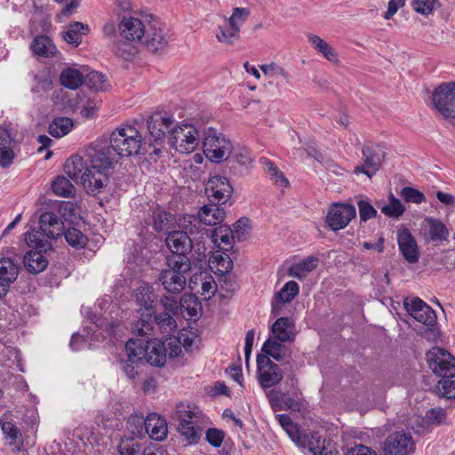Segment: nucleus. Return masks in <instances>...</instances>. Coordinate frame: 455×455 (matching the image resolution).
<instances>
[{
	"instance_id": "62",
	"label": "nucleus",
	"mask_w": 455,
	"mask_h": 455,
	"mask_svg": "<svg viewBox=\"0 0 455 455\" xmlns=\"http://www.w3.org/2000/svg\"><path fill=\"white\" fill-rule=\"evenodd\" d=\"M24 235L25 241L28 246L35 247L36 249H42L44 247V244L41 239V237L44 235L40 229L27 231Z\"/></svg>"
},
{
	"instance_id": "9",
	"label": "nucleus",
	"mask_w": 455,
	"mask_h": 455,
	"mask_svg": "<svg viewBox=\"0 0 455 455\" xmlns=\"http://www.w3.org/2000/svg\"><path fill=\"white\" fill-rule=\"evenodd\" d=\"M427 361L431 371L443 379L455 376V357L444 348L435 347L427 353Z\"/></svg>"
},
{
	"instance_id": "5",
	"label": "nucleus",
	"mask_w": 455,
	"mask_h": 455,
	"mask_svg": "<svg viewBox=\"0 0 455 455\" xmlns=\"http://www.w3.org/2000/svg\"><path fill=\"white\" fill-rule=\"evenodd\" d=\"M180 259L181 260L166 259V267L158 275V281L164 289L172 294H180L184 291L187 285L185 275L191 269L190 260Z\"/></svg>"
},
{
	"instance_id": "23",
	"label": "nucleus",
	"mask_w": 455,
	"mask_h": 455,
	"mask_svg": "<svg viewBox=\"0 0 455 455\" xmlns=\"http://www.w3.org/2000/svg\"><path fill=\"white\" fill-rule=\"evenodd\" d=\"M271 331L275 339L291 342L297 336L295 321L291 317H279L273 323Z\"/></svg>"
},
{
	"instance_id": "32",
	"label": "nucleus",
	"mask_w": 455,
	"mask_h": 455,
	"mask_svg": "<svg viewBox=\"0 0 455 455\" xmlns=\"http://www.w3.org/2000/svg\"><path fill=\"white\" fill-rule=\"evenodd\" d=\"M168 428L166 420L156 414L148 417L146 434L156 441H162L167 435Z\"/></svg>"
},
{
	"instance_id": "19",
	"label": "nucleus",
	"mask_w": 455,
	"mask_h": 455,
	"mask_svg": "<svg viewBox=\"0 0 455 455\" xmlns=\"http://www.w3.org/2000/svg\"><path fill=\"white\" fill-rule=\"evenodd\" d=\"M92 166L107 172L113 169L118 162L117 153L112 148L111 143L101 148H92L89 152Z\"/></svg>"
},
{
	"instance_id": "1",
	"label": "nucleus",
	"mask_w": 455,
	"mask_h": 455,
	"mask_svg": "<svg viewBox=\"0 0 455 455\" xmlns=\"http://www.w3.org/2000/svg\"><path fill=\"white\" fill-rule=\"evenodd\" d=\"M175 120L169 115H155L148 121L149 134V148H153V154L159 156L161 148L168 132V142L177 152L189 154L196 149L199 141V131L190 124H174Z\"/></svg>"
},
{
	"instance_id": "6",
	"label": "nucleus",
	"mask_w": 455,
	"mask_h": 455,
	"mask_svg": "<svg viewBox=\"0 0 455 455\" xmlns=\"http://www.w3.org/2000/svg\"><path fill=\"white\" fill-rule=\"evenodd\" d=\"M136 301L140 306L139 311L142 308L148 311L147 314H141V317L132 323V333L140 337H148L153 331L152 327V309L156 302V295L152 287L143 284L134 291Z\"/></svg>"
},
{
	"instance_id": "31",
	"label": "nucleus",
	"mask_w": 455,
	"mask_h": 455,
	"mask_svg": "<svg viewBox=\"0 0 455 455\" xmlns=\"http://www.w3.org/2000/svg\"><path fill=\"white\" fill-rule=\"evenodd\" d=\"M307 37L311 46L328 61L331 63L339 61L338 53L326 41L315 34H308Z\"/></svg>"
},
{
	"instance_id": "56",
	"label": "nucleus",
	"mask_w": 455,
	"mask_h": 455,
	"mask_svg": "<svg viewBox=\"0 0 455 455\" xmlns=\"http://www.w3.org/2000/svg\"><path fill=\"white\" fill-rule=\"evenodd\" d=\"M400 195L408 203L421 204L426 201V196L422 192L411 187L403 188Z\"/></svg>"
},
{
	"instance_id": "11",
	"label": "nucleus",
	"mask_w": 455,
	"mask_h": 455,
	"mask_svg": "<svg viewBox=\"0 0 455 455\" xmlns=\"http://www.w3.org/2000/svg\"><path fill=\"white\" fill-rule=\"evenodd\" d=\"M165 243L168 249L172 252L167 259L181 260L178 258H182L185 260H190L188 255L192 251L193 242L191 237L186 235V232L180 230L169 232L165 238Z\"/></svg>"
},
{
	"instance_id": "42",
	"label": "nucleus",
	"mask_w": 455,
	"mask_h": 455,
	"mask_svg": "<svg viewBox=\"0 0 455 455\" xmlns=\"http://www.w3.org/2000/svg\"><path fill=\"white\" fill-rule=\"evenodd\" d=\"M88 31V26L80 22H75L68 26L63 33V39L69 44L77 46L82 42V36Z\"/></svg>"
},
{
	"instance_id": "28",
	"label": "nucleus",
	"mask_w": 455,
	"mask_h": 455,
	"mask_svg": "<svg viewBox=\"0 0 455 455\" xmlns=\"http://www.w3.org/2000/svg\"><path fill=\"white\" fill-rule=\"evenodd\" d=\"M89 167L86 166L84 159L79 156L69 157L64 164L65 173L76 183L83 181Z\"/></svg>"
},
{
	"instance_id": "49",
	"label": "nucleus",
	"mask_w": 455,
	"mask_h": 455,
	"mask_svg": "<svg viewBox=\"0 0 455 455\" xmlns=\"http://www.w3.org/2000/svg\"><path fill=\"white\" fill-rule=\"evenodd\" d=\"M117 449L120 455H139L141 444L134 437H124L121 439Z\"/></svg>"
},
{
	"instance_id": "18",
	"label": "nucleus",
	"mask_w": 455,
	"mask_h": 455,
	"mask_svg": "<svg viewBox=\"0 0 455 455\" xmlns=\"http://www.w3.org/2000/svg\"><path fill=\"white\" fill-rule=\"evenodd\" d=\"M148 22L144 23L140 19L132 16H124L118 26L122 38L127 41L139 43L142 41Z\"/></svg>"
},
{
	"instance_id": "17",
	"label": "nucleus",
	"mask_w": 455,
	"mask_h": 455,
	"mask_svg": "<svg viewBox=\"0 0 455 455\" xmlns=\"http://www.w3.org/2000/svg\"><path fill=\"white\" fill-rule=\"evenodd\" d=\"M403 306L416 321L427 326L435 325L437 319L435 312L419 298H413L411 300L405 299Z\"/></svg>"
},
{
	"instance_id": "60",
	"label": "nucleus",
	"mask_w": 455,
	"mask_h": 455,
	"mask_svg": "<svg viewBox=\"0 0 455 455\" xmlns=\"http://www.w3.org/2000/svg\"><path fill=\"white\" fill-rule=\"evenodd\" d=\"M266 396L274 411L284 409V407H283V400L285 397V394L275 389H271L266 393Z\"/></svg>"
},
{
	"instance_id": "21",
	"label": "nucleus",
	"mask_w": 455,
	"mask_h": 455,
	"mask_svg": "<svg viewBox=\"0 0 455 455\" xmlns=\"http://www.w3.org/2000/svg\"><path fill=\"white\" fill-rule=\"evenodd\" d=\"M108 182L107 172L91 166L84 177L81 185L88 194L97 195L102 191Z\"/></svg>"
},
{
	"instance_id": "44",
	"label": "nucleus",
	"mask_w": 455,
	"mask_h": 455,
	"mask_svg": "<svg viewBox=\"0 0 455 455\" xmlns=\"http://www.w3.org/2000/svg\"><path fill=\"white\" fill-rule=\"evenodd\" d=\"M52 189L56 196L62 197H69L75 194V187L64 176H59L52 181Z\"/></svg>"
},
{
	"instance_id": "64",
	"label": "nucleus",
	"mask_w": 455,
	"mask_h": 455,
	"mask_svg": "<svg viewBox=\"0 0 455 455\" xmlns=\"http://www.w3.org/2000/svg\"><path fill=\"white\" fill-rule=\"evenodd\" d=\"M345 455H377V453L371 447L356 444L354 447L347 448Z\"/></svg>"
},
{
	"instance_id": "45",
	"label": "nucleus",
	"mask_w": 455,
	"mask_h": 455,
	"mask_svg": "<svg viewBox=\"0 0 455 455\" xmlns=\"http://www.w3.org/2000/svg\"><path fill=\"white\" fill-rule=\"evenodd\" d=\"M411 5L417 13L423 16L432 15L442 6L439 0H411Z\"/></svg>"
},
{
	"instance_id": "52",
	"label": "nucleus",
	"mask_w": 455,
	"mask_h": 455,
	"mask_svg": "<svg viewBox=\"0 0 455 455\" xmlns=\"http://www.w3.org/2000/svg\"><path fill=\"white\" fill-rule=\"evenodd\" d=\"M302 440L304 441L303 443H299V446L307 447L314 455L317 453L316 450H319L320 445L323 443V439L317 432L304 434Z\"/></svg>"
},
{
	"instance_id": "55",
	"label": "nucleus",
	"mask_w": 455,
	"mask_h": 455,
	"mask_svg": "<svg viewBox=\"0 0 455 455\" xmlns=\"http://www.w3.org/2000/svg\"><path fill=\"white\" fill-rule=\"evenodd\" d=\"M153 323L164 331H170L176 328V322L174 318L167 312L156 315L154 316V321L152 320V323Z\"/></svg>"
},
{
	"instance_id": "54",
	"label": "nucleus",
	"mask_w": 455,
	"mask_h": 455,
	"mask_svg": "<svg viewBox=\"0 0 455 455\" xmlns=\"http://www.w3.org/2000/svg\"><path fill=\"white\" fill-rule=\"evenodd\" d=\"M439 395L451 399L455 398V381L451 379H443L437 382L435 387Z\"/></svg>"
},
{
	"instance_id": "59",
	"label": "nucleus",
	"mask_w": 455,
	"mask_h": 455,
	"mask_svg": "<svg viewBox=\"0 0 455 455\" xmlns=\"http://www.w3.org/2000/svg\"><path fill=\"white\" fill-rule=\"evenodd\" d=\"M249 219L241 218L234 224L233 235L234 238L238 241H244L248 237V228Z\"/></svg>"
},
{
	"instance_id": "57",
	"label": "nucleus",
	"mask_w": 455,
	"mask_h": 455,
	"mask_svg": "<svg viewBox=\"0 0 455 455\" xmlns=\"http://www.w3.org/2000/svg\"><path fill=\"white\" fill-rule=\"evenodd\" d=\"M261 70L266 76H268L270 77L282 76L284 78L286 82H290V74L283 68L275 63L261 66Z\"/></svg>"
},
{
	"instance_id": "25",
	"label": "nucleus",
	"mask_w": 455,
	"mask_h": 455,
	"mask_svg": "<svg viewBox=\"0 0 455 455\" xmlns=\"http://www.w3.org/2000/svg\"><path fill=\"white\" fill-rule=\"evenodd\" d=\"M212 202L210 204H205L198 211V217L201 224L207 226H217L221 224L225 218V211L222 207Z\"/></svg>"
},
{
	"instance_id": "30",
	"label": "nucleus",
	"mask_w": 455,
	"mask_h": 455,
	"mask_svg": "<svg viewBox=\"0 0 455 455\" xmlns=\"http://www.w3.org/2000/svg\"><path fill=\"white\" fill-rule=\"evenodd\" d=\"M212 241L225 251L232 249L234 244L233 231L228 225H220L212 231Z\"/></svg>"
},
{
	"instance_id": "12",
	"label": "nucleus",
	"mask_w": 455,
	"mask_h": 455,
	"mask_svg": "<svg viewBox=\"0 0 455 455\" xmlns=\"http://www.w3.org/2000/svg\"><path fill=\"white\" fill-rule=\"evenodd\" d=\"M363 164L355 167V173H364L371 178L380 168L385 153L382 148L376 146L364 145L362 148Z\"/></svg>"
},
{
	"instance_id": "13",
	"label": "nucleus",
	"mask_w": 455,
	"mask_h": 455,
	"mask_svg": "<svg viewBox=\"0 0 455 455\" xmlns=\"http://www.w3.org/2000/svg\"><path fill=\"white\" fill-rule=\"evenodd\" d=\"M414 451V442L410 434L395 432L383 443L384 455H410Z\"/></svg>"
},
{
	"instance_id": "16",
	"label": "nucleus",
	"mask_w": 455,
	"mask_h": 455,
	"mask_svg": "<svg viewBox=\"0 0 455 455\" xmlns=\"http://www.w3.org/2000/svg\"><path fill=\"white\" fill-rule=\"evenodd\" d=\"M147 31L141 43L152 52H161L168 45L167 33L157 21H148Z\"/></svg>"
},
{
	"instance_id": "53",
	"label": "nucleus",
	"mask_w": 455,
	"mask_h": 455,
	"mask_svg": "<svg viewBox=\"0 0 455 455\" xmlns=\"http://www.w3.org/2000/svg\"><path fill=\"white\" fill-rule=\"evenodd\" d=\"M184 336L183 333L180 334V338L170 337L164 340L165 350H166V357L175 358L180 355L182 352L181 348V338Z\"/></svg>"
},
{
	"instance_id": "37",
	"label": "nucleus",
	"mask_w": 455,
	"mask_h": 455,
	"mask_svg": "<svg viewBox=\"0 0 455 455\" xmlns=\"http://www.w3.org/2000/svg\"><path fill=\"white\" fill-rule=\"evenodd\" d=\"M84 74L74 68H64L60 76V83L68 89L76 90L84 84Z\"/></svg>"
},
{
	"instance_id": "50",
	"label": "nucleus",
	"mask_w": 455,
	"mask_h": 455,
	"mask_svg": "<svg viewBox=\"0 0 455 455\" xmlns=\"http://www.w3.org/2000/svg\"><path fill=\"white\" fill-rule=\"evenodd\" d=\"M148 418L143 416L132 415L127 422L128 430L135 436H142L146 434Z\"/></svg>"
},
{
	"instance_id": "35",
	"label": "nucleus",
	"mask_w": 455,
	"mask_h": 455,
	"mask_svg": "<svg viewBox=\"0 0 455 455\" xmlns=\"http://www.w3.org/2000/svg\"><path fill=\"white\" fill-rule=\"evenodd\" d=\"M24 265L29 273L38 274L46 268L48 260L40 251H30L24 256Z\"/></svg>"
},
{
	"instance_id": "63",
	"label": "nucleus",
	"mask_w": 455,
	"mask_h": 455,
	"mask_svg": "<svg viewBox=\"0 0 455 455\" xmlns=\"http://www.w3.org/2000/svg\"><path fill=\"white\" fill-rule=\"evenodd\" d=\"M250 15V11L247 8L235 7L233 9V13L228 20L231 25H241L247 20Z\"/></svg>"
},
{
	"instance_id": "40",
	"label": "nucleus",
	"mask_w": 455,
	"mask_h": 455,
	"mask_svg": "<svg viewBox=\"0 0 455 455\" xmlns=\"http://www.w3.org/2000/svg\"><path fill=\"white\" fill-rule=\"evenodd\" d=\"M84 84L89 89L96 92H107L110 88V84L106 76L98 71H92L85 77L84 76Z\"/></svg>"
},
{
	"instance_id": "61",
	"label": "nucleus",
	"mask_w": 455,
	"mask_h": 455,
	"mask_svg": "<svg viewBox=\"0 0 455 455\" xmlns=\"http://www.w3.org/2000/svg\"><path fill=\"white\" fill-rule=\"evenodd\" d=\"M357 205L362 221H367L377 215V211L369 202L360 200L358 201Z\"/></svg>"
},
{
	"instance_id": "27",
	"label": "nucleus",
	"mask_w": 455,
	"mask_h": 455,
	"mask_svg": "<svg viewBox=\"0 0 455 455\" xmlns=\"http://www.w3.org/2000/svg\"><path fill=\"white\" fill-rule=\"evenodd\" d=\"M299 286L295 281L287 282L275 295V301L272 302V313L279 315L281 308L279 304L291 302L299 294Z\"/></svg>"
},
{
	"instance_id": "4",
	"label": "nucleus",
	"mask_w": 455,
	"mask_h": 455,
	"mask_svg": "<svg viewBox=\"0 0 455 455\" xmlns=\"http://www.w3.org/2000/svg\"><path fill=\"white\" fill-rule=\"evenodd\" d=\"M175 418L180 435L188 444H196L202 437V412L195 406L180 403L176 406Z\"/></svg>"
},
{
	"instance_id": "2",
	"label": "nucleus",
	"mask_w": 455,
	"mask_h": 455,
	"mask_svg": "<svg viewBox=\"0 0 455 455\" xmlns=\"http://www.w3.org/2000/svg\"><path fill=\"white\" fill-rule=\"evenodd\" d=\"M145 361L151 365H164L166 350L164 340L149 339L144 345L142 340L130 339L125 344V353L119 358L118 363L126 377L134 379Z\"/></svg>"
},
{
	"instance_id": "15",
	"label": "nucleus",
	"mask_w": 455,
	"mask_h": 455,
	"mask_svg": "<svg viewBox=\"0 0 455 455\" xmlns=\"http://www.w3.org/2000/svg\"><path fill=\"white\" fill-rule=\"evenodd\" d=\"M355 217V208L348 204H332L326 216V222L333 231L345 228Z\"/></svg>"
},
{
	"instance_id": "38",
	"label": "nucleus",
	"mask_w": 455,
	"mask_h": 455,
	"mask_svg": "<svg viewBox=\"0 0 455 455\" xmlns=\"http://www.w3.org/2000/svg\"><path fill=\"white\" fill-rule=\"evenodd\" d=\"M135 42L131 41H116L112 46L114 54L127 61H132L138 53V48Z\"/></svg>"
},
{
	"instance_id": "46",
	"label": "nucleus",
	"mask_w": 455,
	"mask_h": 455,
	"mask_svg": "<svg viewBox=\"0 0 455 455\" xmlns=\"http://www.w3.org/2000/svg\"><path fill=\"white\" fill-rule=\"evenodd\" d=\"M179 227L181 232H186V235L190 236L197 235L201 232V221L198 215H185L179 221Z\"/></svg>"
},
{
	"instance_id": "8",
	"label": "nucleus",
	"mask_w": 455,
	"mask_h": 455,
	"mask_svg": "<svg viewBox=\"0 0 455 455\" xmlns=\"http://www.w3.org/2000/svg\"><path fill=\"white\" fill-rule=\"evenodd\" d=\"M203 148L205 156L214 163L228 160L233 149L231 141L212 128L208 129L203 140Z\"/></svg>"
},
{
	"instance_id": "48",
	"label": "nucleus",
	"mask_w": 455,
	"mask_h": 455,
	"mask_svg": "<svg viewBox=\"0 0 455 455\" xmlns=\"http://www.w3.org/2000/svg\"><path fill=\"white\" fill-rule=\"evenodd\" d=\"M63 234L67 243L74 248L81 249L86 246L87 236L76 228H69Z\"/></svg>"
},
{
	"instance_id": "36",
	"label": "nucleus",
	"mask_w": 455,
	"mask_h": 455,
	"mask_svg": "<svg viewBox=\"0 0 455 455\" xmlns=\"http://www.w3.org/2000/svg\"><path fill=\"white\" fill-rule=\"evenodd\" d=\"M180 307L182 314H187L188 317H198L202 306L198 298L194 294L185 293L180 299Z\"/></svg>"
},
{
	"instance_id": "34",
	"label": "nucleus",
	"mask_w": 455,
	"mask_h": 455,
	"mask_svg": "<svg viewBox=\"0 0 455 455\" xmlns=\"http://www.w3.org/2000/svg\"><path fill=\"white\" fill-rule=\"evenodd\" d=\"M197 281L200 283L201 290L198 292L204 297V299H210L212 298L217 291V283L214 278L207 273H200L199 275H194L191 279V283L196 285Z\"/></svg>"
},
{
	"instance_id": "3",
	"label": "nucleus",
	"mask_w": 455,
	"mask_h": 455,
	"mask_svg": "<svg viewBox=\"0 0 455 455\" xmlns=\"http://www.w3.org/2000/svg\"><path fill=\"white\" fill-rule=\"evenodd\" d=\"M109 143L118 157H131L143 154L142 150H147L146 146H149V138L148 141H144L141 133L134 126L123 125L111 132Z\"/></svg>"
},
{
	"instance_id": "24",
	"label": "nucleus",
	"mask_w": 455,
	"mask_h": 455,
	"mask_svg": "<svg viewBox=\"0 0 455 455\" xmlns=\"http://www.w3.org/2000/svg\"><path fill=\"white\" fill-rule=\"evenodd\" d=\"M424 223L427 228L429 241L433 242L435 245L442 244L448 240L450 231L440 220L427 217L424 220Z\"/></svg>"
},
{
	"instance_id": "51",
	"label": "nucleus",
	"mask_w": 455,
	"mask_h": 455,
	"mask_svg": "<svg viewBox=\"0 0 455 455\" xmlns=\"http://www.w3.org/2000/svg\"><path fill=\"white\" fill-rule=\"evenodd\" d=\"M404 211H405L404 206L393 195L390 196V204L384 205L381 208L382 213H384L386 216H388L391 218H395V219L402 216L403 214Z\"/></svg>"
},
{
	"instance_id": "14",
	"label": "nucleus",
	"mask_w": 455,
	"mask_h": 455,
	"mask_svg": "<svg viewBox=\"0 0 455 455\" xmlns=\"http://www.w3.org/2000/svg\"><path fill=\"white\" fill-rule=\"evenodd\" d=\"M205 193L211 202L224 204L230 199L233 188L226 177L216 175L207 181Z\"/></svg>"
},
{
	"instance_id": "29",
	"label": "nucleus",
	"mask_w": 455,
	"mask_h": 455,
	"mask_svg": "<svg viewBox=\"0 0 455 455\" xmlns=\"http://www.w3.org/2000/svg\"><path fill=\"white\" fill-rule=\"evenodd\" d=\"M319 264V259L316 256L310 255L304 258L299 263L292 264L288 268V275L298 278L299 280L304 279L307 274L315 270Z\"/></svg>"
},
{
	"instance_id": "7",
	"label": "nucleus",
	"mask_w": 455,
	"mask_h": 455,
	"mask_svg": "<svg viewBox=\"0 0 455 455\" xmlns=\"http://www.w3.org/2000/svg\"><path fill=\"white\" fill-rule=\"evenodd\" d=\"M433 108L444 119L455 121V82L442 83L432 92Z\"/></svg>"
},
{
	"instance_id": "26",
	"label": "nucleus",
	"mask_w": 455,
	"mask_h": 455,
	"mask_svg": "<svg viewBox=\"0 0 455 455\" xmlns=\"http://www.w3.org/2000/svg\"><path fill=\"white\" fill-rule=\"evenodd\" d=\"M19 274V267L9 258H3L0 259V289L2 294H6L9 286L13 283Z\"/></svg>"
},
{
	"instance_id": "20",
	"label": "nucleus",
	"mask_w": 455,
	"mask_h": 455,
	"mask_svg": "<svg viewBox=\"0 0 455 455\" xmlns=\"http://www.w3.org/2000/svg\"><path fill=\"white\" fill-rule=\"evenodd\" d=\"M39 229L47 238L57 239L63 234L64 224L56 213L45 212L40 216Z\"/></svg>"
},
{
	"instance_id": "47",
	"label": "nucleus",
	"mask_w": 455,
	"mask_h": 455,
	"mask_svg": "<svg viewBox=\"0 0 455 455\" xmlns=\"http://www.w3.org/2000/svg\"><path fill=\"white\" fill-rule=\"evenodd\" d=\"M31 92L36 94H42L49 92L52 87V80L50 75L44 71L37 73L33 77Z\"/></svg>"
},
{
	"instance_id": "39",
	"label": "nucleus",
	"mask_w": 455,
	"mask_h": 455,
	"mask_svg": "<svg viewBox=\"0 0 455 455\" xmlns=\"http://www.w3.org/2000/svg\"><path fill=\"white\" fill-rule=\"evenodd\" d=\"M74 127L72 119L68 117H56L49 124V133L57 139L67 135Z\"/></svg>"
},
{
	"instance_id": "43",
	"label": "nucleus",
	"mask_w": 455,
	"mask_h": 455,
	"mask_svg": "<svg viewBox=\"0 0 455 455\" xmlns=\"http://www.w3.org/2000/svg\"><path fill=\"white\" fill-rule=\"evenodd\" d=\"M152 219L153 228L157 232L170 229L174 221V217L172 214L161 210L154 211Z\"/></svg>"
},
{
	"instance_id": "33",
	"label": "nucleus",
	"mask_w": 455,
	"mask_h": 455,
	"mask_svg": "<svg viewBox=\"0 0 455 455\" xmlns=\"http://www.w3.org/2000/svg\"><path fill=\"white\" fill-rule=\"evenodd\" d=\"M30 49L36 55L43 58H52L57 52L55 44L47 36H36L30 44Z\"/></svg>"
},
{
	"instance_id": "22",
	"label": "nucleus",
	"mask_w": 455,
	"mask_h": 455,
	"mask_svg": "<svg viewBox=\"0 0 455 455\" xmlns=\"http://www.w3.org/2000/svg\"><path fill=\"white\" fill-rule=\"evenodd\" d=\"M397 243L399 250L403 258L410 263H416L419 259V251L415 238L405 228L397 233Z\"/></svg>"
},
{
	"instance_id": "10",
	"label": "nucleus",
	"mask_w": 455,
	"mask_h": 455,
	"mask_svg": "<svg viewBox=\"0 0 455 455\" xmlns=\"http://www.w3.org/2000/svg\"><path fill=\"white\" fill-rule=\"evenodd\" d=\"M257 370L258 381L264 389L276 386L283 378V372L280 366L264 355H257Z\"/></svg>"
},
{
	"instance_id": "58",
	"label": "nucleus",
	"mask_w": 455,
	"mask_h": 455,
	"mask_svg": "<svg viewBox=\"0 0 455 455\" xmlns=\"http://www.w3.org/2000/svg\"><path fill=\"white\" fill-rule=\"evenodd\" d=\"M225 433L221 429L212 427L206 430L205 439L214 448L221 446Z\"/></svg>"
},
{
	"instance_id": "41",
	"label": "nucleus",
	"mask_w": 455,
	"mask_h": 455,
	"mask_svg": "<svg viewBox=\"0 0 455 455\" xmlns=\"http://www.w3.org/2000/svg\"><path fill=\"white\" fill-rule=\"evenodd\" d=\"M239 36V25H231L228 21L224 26H220L216 33L217 40L225 44H232Z\"/></svg>"
}]
</instances>
